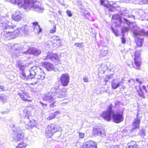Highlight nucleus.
<instances>
[{"label":"nucleus","instance_id":"1","mask_svg":"<svg viewBox=\"0 0 148 148\" xmlns=\"http://www.w3.org/2000/svg\"><path fill=\"white\" fill-rule=\"evenodd\" d=\"M11 47V49H14L15 51V56L17 57H19L21 55L25 56L26 55L31 54L37 56L41 53V51L39 49L33 47H29L27 44L23 46L19 44H15Z\"/></svg>","mask_w":148,"mask_h":148},{"label":"nucleus","instance_id":"2","mask_svg":"<svg viewBox=\"0 0 148 148\" xmlns=\"http://www.w3.org/2000/svg\"><path fill=\"white\" fill-rule=\"evenodd\" d=\"M14 4L18 5L19 7L23 6L25 8H28L38 13H42L44 8L41 4L36 2V0H8Z\"/></svg>","mask_w":148,"mask_h":148},{"label":"nucleus","instance_id":"3","mask_svg":"<svg viewBox=\"0 0 148 148\" xmlns=\"http://www.w3.org/2000/svg\"><path fill=\"white\" fill-rule=\"evenodd\" d=\"M67 89L65 88H63L60 90L58 88H52L50 92H49L46 94V96L44 98L45 101H51L54 99L53 96H55V97H65L66 95L65 92Z\"/></svg>","mask_w":148,"mask_h":148},{"label":"nucleus","instance_id":"4","mask_svg":"<svg viewBox=\"0 0 148 148\" xmlns=\"http://www.w3.org/2000/svg\"><path fill=\"white\" fill-rule=\"evenodd\" d=\"M13 140L18 142V145L16 148H24L27 146L26 143L24 142L23 138L24 134L22 133V130L19 127L13 128Z\"/></svg>","mask_w":148,"mask_h":148},{"label":"nucleus","instance_id":"5","mask_svg":"<svg viewBox=\"0 0 148 148\" xmlns=\"http://www.w3.org/2000/svg\"><path fill=\"white\" fill-rule=\"evenodd\" d=\"M34 110L32 107H28L23 110V113L22 114V117H24L25 123L29 121L28 122L29 125H30L31 126H33L32 128L36 126L37 123L34 119L30 121L29 120L30 118H32V115H34Z\"/></svg>","mask_w":148,"mask_h":148},{"label":"nucleus","instance_id":"6","mask_svg":"<svg viewBox=\"0 0 148 148\" xmlns=\"http://www.w3.org/2000/svg\"><path fill=\"white\" fill-rule=\"evenodd\" d=\"M62 130L61 127L56 124H51L49 125L46 129V136L48 138H50L57 131Z\"/></svg>","mask_w":148,"mask_h":148},{"label":"nucleus","instance_id":"7","mask_svg":"<svg viewBox=\"0 0 148 148\" xmlns=\"http://www.w3.org/2000/svg\"><path fill=\"white\" fill-rule=\"evenodd\" d=\"M113 105L111 104L108 106L106 111H104L100 114V116L103 118L104 119L108 121H110L111 120V116L113 113V111L112 110L113 107Z\"/></svg>","mask_w":148,"mask_h":148},{"label":"nucleus","instance_id":"8","mask_svg":"<svg viewBox=\"0 0 148 148\" xmlns=\"http://www.w3.org/2000/svg\"><path fill=\"white\" fill-rule=\"evenodd\" d=\"M134 37H135V41L138 46L141 47L143 41V38L141 37L140 36L141 33L138 31H133Z\"/></svg>","mask_w":148,"mask_h":148},{"label":"nucleus","instance_id":"9","mask_svg":"<svg viewBox=\"0 0 148 148\" xmlns=\"http://www.w3.org/2000/svg\"><path fill=\"white\" fill-rule=\"evenodd\" d=\"M43 59L44 60L50 59L56 64L57 63H60V61L59 59L58 55L55 54H53L51 52H48L47 57L45 58L44 57Z\"/></svg>","mask_w":148,"mask_h":148},{"label":"nucleus","instance_id":"10","mask_svg":"<svg viewBox=\"0 0 148 148\" xmlns=\"http://www.w3.org/2000/svg\"><path fill=\"white\" fill-rule=\"evenodd\" d=\"M60 81L62 86H68L69 83V76L68 74H63L61 75Z\"/></svg>","mask_w":148,"mask_h":148},{"label":"nucleus","instance_id":"11","mask_svg":"<svg viewBox=\"0 0 148 148\" xmlns=\"http://www.w3.org/2000/svg\"><path fill=\"white\" fill-rule=\"evenodd\" d=\"M38 71H41V69L38 66H34L32 67L29 70V79L33 78L35 76Z\"/></svg>","mask_w":148,"mask_h":148},{"label":"nucleus","instance_id":"12","mask_svg":"<svg viewBox=\"0 0 148 148\" xmlns=\"http://www.w3.org/2000/svg\"><path fill=\"white\" fill-rule=\"evenodd\" d=\"M80 148H97V143L92 140L85 142Z\"/></svg>","mask_w":148,"mask_h":148},{"label":"nucleus","instance_id":"13","mask_svg":"<svg viewBox=\"0 0 148 148\" xmlns=\"http://www.w3.org/2000/svg\"><path fill=\"white\" fill-rule=\"evenodd\" d=\"M140 56V51L138 50L135 52L134 60L135 64L136 66V69H138L140 66L141 59Z\"/></svg>","mask_w":148,"mask_h":148},{"label":"nucleus","instance_id":"14","mask_svg":"<svg viewBox=\"0 0 148 148\" xmlns=\"http://www.w3.org/2000/svg\"><path fill=\"white\" fill-rule=\"evenodd\" d=\"M121 17L118 14H114L113 15L112 20V22L115 24L117 26H119L121 24Z\"/></svg>","mask_w":148,"mask_h":148},{"label":"nucleus","instance_id":"15","mask_svg":"<svg viewBox=\"0 0 148 148\" xmlns=\"http://www.w3.org/2000/svg\"><path fill=\"white\" fill-rule=\"evenodd\" d=\"M112 116L114 122L116 123H120L123 121V116L119 113L113 114Z\"/></svg>","mask_w":148,"mask_h":148},{"label":"nucleus","instance_id":"16","mask_svg":"<svg viewBox=\"0 0 148 148\" xmlns=\"http://www.w3.org/2000/svg\"><path fill=\"white\" fill-rule=\"evenodd\" d=\"M138 114H137L136 118L135 119L134 121L132 123V127L131 130L132 132L135 129L139 128L140 120V119L138 118Z\"/></svg>","mask_w":148,"mask_h":148},{"label":"nucleus","instance_id":"17","mask_svg":"<svg viewBox=\"0 0 148 148\" xmlns=\"http://www.w3.org/2000/svg\"><path fill=\"white\" fill-rule=\"evenodd\" d=\"M51 39V42L53 44H56L57 47H59L61 45L60 40L59 36H54Z\"/></svg>","mask_w":148,"mask_h":148},{"label":"nucleus","instance_id":"18","mask_svg":"<svg viewBox=\"0 0 148 148\" xmlns=\"http://www.w3.org/2000/svg\"><path fill=\"white\" fill-rule=\"evenodd\" d=\"M42 65L48 71L53 70L54 69L53 65L49 62H43L42 63Z\"/></svg>","mask_w":148,"mask_h":148},{"label":"nucleus","instance_id":"19","mask_svg":"<svg viewBox=\"0 0 148 148\" xmlns=\"http://www.w3.org/2000/svg\"><path fill=\"white\" fill-rule=\"evenodd\" d=\"M12 23L10 22L5 21L1 25H0L3 29H8L13 28Z\"/></svg>","mask_w":148,"mask_h":148},{"label":"nucleus","instance_id":"20","mask_svg":"<svg viewBox=\"0 0 148 148\" xmlns=\"http://www.w3.org/2000/svg\"><path fill=\"white\" fill-rule=\"evenodd\" d=\"M18 94L20 97L21 99L23 101H30V100H29L25 98L24 97V95H25L27 97H29V96L28 94L26 92L23 90L22 91V92H20L18 93Z\"/></svg>","mask_w":148,"mask_h":148},{"label":"nucleus","instance_id":"21","mask_svg":"<svg viewBox=\"0 0 148 148\" xmlns=\"http://www.w3.org/2000/svg\"><path fill=\"white\" fill-rule=\"evenodd\" d=\"M11 34H12V33H11L10 32L3 31L1 33V35L5 40H9L12 38Z\"/></svg>","mask_w":148,"mask_h":148},{"label":"nucleus","instance_id":"22","mask_svg":"<svg viewBox=\"0 0 148 148\" xmlns=\"http://www.w3.org/2000/svg\"><path fill=\"white\" fill-rule=\"evenodd\" d=\"M120 82L117 79H114L111 82V86L112 89H115L118 88L120 85Z\"/></svg>","mask_w":148,"mask_h":148},{"label":"nucleus","instance_id":"23","mask_svg":"<svg viewBox=\"0 0 148 148\" xmlns=\"http://www.w3.org/2000/svg\"><path fill=\"white\" fill-rule=\"evenodd\" d=\"M24 17V15L21 13L16 12L15 16H12V18L15 21H18Z\"/></svg>","mask_w":148,"mask_h":148},{"label":"nucleus","instance_id":"24","mask_svg":"<svg viewBox=\"0 0 148 148\" xmlns=\"http://www.w3.org/2000/svg\"><path fill=\"white\" fill-rule=\"evenodd\" d=\"M37 22H34L32 23L34 27V32H37L38 34L41 32L42 29L40 27L39 25L38 24Z\"/></svg>","mask_w":148,"mask_h":148},{"label":"nucleus","instance_id":"25","mask_svg":"<svg viewBox=\"0 0 148 148\" xmlns=\"http://www.w3.org/2000/svg\"><path fill=\"white\" fill-rule=\"evenodd\" d=\"M11 33H12V34H11L12 38H14L18 37L20 34H22L20 28H18L14 32H11Z\"/></svg>","mask_w":148,"mask_h":148},{"label":"nucleus","instance_id":"26","mask_svg":"<svg viewBox=\"0 0 148 148\" xmlns=\"http://www.w3.org/2000/svg\"><path fill=\"white\" fill-rule=\"evenodd\" d=\"M36 78L38 79H43L45 77V74L43 71L41 69V71H38L36 75Z\"/></svg>","mask_w":148,"mask_h":148},{"label":"nucleus","instance_id":"27","mask_svg":"<svg viewBox=\"0 0 148 148\" xmlns=\"http://www.w3.org/2000/svg\"><path fill=\"white\" fill-rule=\"evenodd\" d=\"M129 12L128 10L125 9L123 10V12L121 13V14L125 16L128 17V18H131L132 20H134L135 18L134 16L129 14H128Z\"/></svg>","mask_w":148,"mask_h":148},{"label":"nucleus","instance_id":"28","mask_svg":"<svg viewBox=\"0 0 148 148\" xmlns=\"http://www.w3.org/2000/svg\"><path fill=\"white\" fill-rule=\"evenodd\" d=\"M108 49L107 47H104L100 51L99 56L101 57L106 56L108 53Z\"/></svg>","mask_w":148,"mask_h":148},{"label":"nucleus","instance_id":"29","mask_svg":"<svg viewBox=\"0 0 148 148\" xmlns=\"http://www.w3.org/2000/svg\"><path fill=\"white\" fill-rule=\"evenodd\" d=\"M125 148H139L138 146L134 141H131L127 144Z\"/></svg>","mask_w":148,"mask_h":148},{"label":"nucleus","instance_id":"30","mask_svg":"<svg viewBox=\"0 0 148 148\" xmlns=\"http://www.w3.org/2000/svg\"><path fill=\"white\" fill-rule=\"evenodd\" d=\"M20 29L22 34L25 35H27L29 33L28 27L26 25L23 26Z\"/></svg>","mask_w":148,"mask_h":148},{"label":"nucleus","instance_id":"31","mask_svg":"<svg viewBox=\"0 0 148 148\" xmlns=\"http://www.w3.org/2000/svg\"><path fill=\"white\" fill-rule=\"evenodd\" d=\"M138 15L143 18L142 20H144L145 18L146 14L144 11L142 10H139L138 11L137 14L136 15V16L138 17Z\"/></svg>","mask_w":148,"mask_h":148},{"label":"nucleus","instance_id":"32","mask_svg":"<svg viewBox=\"0 0 148 148\" xmlns=\"http://www.w3.org/2000/svg\"><path fill=\"white\" fill-rule=\"evenodd\" d=\"M117 136V134L116 133L111 134L109 135L108 139L110 140L116 141L118 140Z\"/></svg>","mask_w":148,"mask_h":148},{"label":"nucleus","instance_id":"33","mask_svg":"<svg viewBox=\"0 0 148 148\" xmlns=\"http://www.w3.org/2000/svg\"><path fill=\"white\" fill-rule=\"evenodd\" d=\"M20 77L22 79L25 80H28L29 79V76L28 75L27 76L23 71H22L20 75Z\"/></svg>","mask_w":148,"mask_h":148},{"label":"nucleus","instance_id":"34","mask_svg":"<svg viewBox=\"0 0 148 148\" xmlns=\"http://www.w3.org/2000/svg\"><path fill=\"white\" fill-rule=\"evenodd\" d=\"M101 128V127H98L95 126L94 127L93 129V133L95 135H99L100 129Z\"/></svg>","mask_w":148,"mask_h":148},{"label":"nucleus","instance_id":"35","mask_svg":"<svg viewBox=\"0 0 148 148\" xmlns=\"http://www.w3.org/2000/svg\"><path fill=\"white\" fill-rule=\"evenodd\" d=\"M138 89H137V88H136L137 90V91L138 92L139 95L143 98L144 97V93L142 91L141 87L139 86L138 87Z\"/></svg>","mask_w":148,"mask_h":148},{"label":"nucleus","instance_id":"36","mask_svg":"<svg viewBox=\"0 0 148 148\" xmlns=\"http://www.w3.org/2000/svg\"><path fill=\"white\" fill-rule=\"evenodd\" d=\"M17 65L19 67V69L20 70H22V71L24 70L25 68L26 67H27L28 66V64L27 65H21V64H20L18 62L17 63Z\"/></svg>","mask_w":148,"mask_h":148},{"label":"nucleus","instance_id":"37","mask_svg":"<svg viewBox=\"0 0 148 148\" xmlns=\"http://www.w3.org/2000/svg\"><path fill=\"white\" fill-rule=\"evenodd\" d=\"M98 135L101 136L102 137H104L106 135L105 131L102 127H101L100 129L99 132V135Z\"/></svg>","mask_w":148,"mask_h":148},{"label":"nucleus","instance_id":"38","mask_svg":"<svg viewBox=\"0 0 148 148\" xmlns=\"http://www.w3.org/2000/svg\"><path fill=\"white\" fill-rule=\"evenodd\" d=\"M46 118L47 120L49 121L52 119H54L55 118V117L53 113H52L50 114L49 115L48 117H46Z\"/></svg>","mask_w":148,"mask_h":148},{"label":"nucleus","instance_id":"39","mask_svg":"<svg viewBox=\"0 0 148 148\" xmlns=\"http://www.w3.org/2000/svg\"><path fill=\"white\" fill-rule=\"evenodd\" d=\"M138 134L142 136H145V130L143 129L140 130L138 132Z\"/></svg>","mask_w":148,"mask_h":148},{"label":"nucleus","instance_id":"40","mask_svg":"<svg viewBox=\"0 0 148 148\" xmlns=\"http://www.w3.org/2000/svg\"><path fill=\"white\" fill-rule=\"evenodd\" d=\"M53 28L51 29L50 30V33L52 34H54L56 32V25H53Z\"/></svg>","mask_w":148,"mask_h":148},{"label":"nucleus","instance_id":"41","mask_svg":"<svg viewBox=\"0 0 148 148\" xmlns=\"http://www.w3.org/2000/svg\"><path fill=\"white\" fill-rule=\"evenodd\" d=\"M129 30V28L125 27H123L122 28V32L123 33V35L124 34V33L127 32Z\"/></svg>","mask_w":148,"mask_h":148},{"label":"nucleus","instance_id":"42","mask_svg":"<svg viewBox=\"0 0 148 148\" xmlns=\"http://www.w3.org/2000/svg\"><path fill=\"white\" fill-rule=\"evenodd\" d=\"M32 126H31L30 125H29V123L26 124L25 125V128L28 130H31L32 128Z\"/></svg>","mask_w":148,"mask_h":148},{"label":"nucleus","instance_id":"43","mask_svg":"<svg viewBox=\"0 0 148 148\" xmlns=\"http://www.w3.org/2000/svg\"><path fill=\"white\" fill-rule=\"evenodd\" d=\"M75 45L76 46L79 47H83L82 43V42L76 43L75 44Z\"/></svg>","mask_w":148,"mask_h":148},{"label":"nucleus","instance_id":"44","mask_svg":"<svg viewBox=\"0 0 148 148\" xmlns=\"http://www.w3.org/2000/svg\"><path fill=\"white\" fill-rule=\"evenodd\" d=\"M110 79V75H107L106 76V78L103 81L104 82H105V84H106V82L108 81V79Z\"/></svg>","mask_w":148,"mask_h":148},{"label":"nucleus","instance_id":"45","mask_svg":"<svg viewBox=\"0 0 148 148\" xmlns=\"http://www.w3.org/2000/svg\"><path fill=\"white\" fill-rule=\"evenodd\" d=\"M111 29H112V32L116 36H117L118 35L117 32L112 27H111Z\"/></svg>","mask_w":148,"mask_h":148},{"label":"nucleus","instance_id":"46","mask_svg":"<svg viewBox=\"0 0 148 148\" xmlns=\"http://www.w3.org/2000/svg\"><path fill=\"white\" fill-rule=\"evenodd\" d=\"M133 2L135 3L141 4V0H133Z\"/></svg>","mask_w":148,"mask_h":148},{"label":"nucleus","instance_id":"47","mask_svg":"<svg viewBox=\"0 0 148 148\" xmlns=\"http://www.w3.org/2000/svg\"><path fill=\"white\" fill-rule=\"evenodd\" d=\"M129 19L127 20L126 18H124V22L126 24L129 25L131 23V22L129 21Z\"/></svg>","mask_w":148,"mask_h":148},{"label":"nucleus","instance_id":"48","mask_svg":"<svg viewBox=\"0 0 148 148\" xmlns=\"http://www.w3.org/2000/svg\"><path fill=\"white\" fill-rule=\"evenodd\" d=\"M79 134V137L80 138H83L84 136V134L83 133L78 132Z\"/></svg>","mask_w":148,"mask_h":148},{"label":"nucleus","instance_id":"49","mask_svg":"<svg viewBox=\"0 0 148 148\" xmlns=\"http://www.w3.org/2000/svg\"><path fill=\"white\" fill-rule=\"evenodd\" d=\"M148 4V0H141V4Z\"/></svg>","mask_w":148,"mask_h":148},{"label":"nucleus","instance_id":"50","mask_svg":"<svg viewBox=\"0 0 148 148\" xmlns=\"http://www.w3.org/2000/svg\"><path fill=\"white\" fill-rule=\"evenodd\" d=\"M60 113V112L59 111H57L54 113H53V114L54 115V116L56 117V116L57 115H59Z\"/></svg>","mask_w":148,"mask_h":148},{"label":"nucleus","instance_id":"51","mask_svg":"<svg viewBox=\"0 0 148 148\" xmlns=\"http://www.w3.org/2000/svg\"><path fill=\"white\" fill-rule=\"evenodd\" d=\"M66 12L67 14V15L69 16V17H71L72 16V14L71 13V12L69 10H67Z\"/></svg>","mask_w":148,"mask_h":148},{"label":"nucleus","instance_id":"52","mask_svg":"<svg viewBox=\"0 0 148 148\" xmlns=\"http://www.w3.org/2000/svg\"><path fill=\"white\" fill-rule=\"evenodd\" d=\"M83 80L84 82H88V79L86 76H85L83 77Z\"/></svg>","mask_w":148,"mask_h":148},{"label":"nucleus","instance_id":"53","mask_svg":"<svg viewBox=\"0 0 148 148\" xmlns=\"http://www.w3.org/2000/svg\"><path fill=\"white\" fill-rule=\"evenodd\" d=\"M124 34L123 35V37L122 38V43L124 44L125 42V38L124 37Z\"/></svg>","mask_w":148,"mask_h":148},{"label":"nucleus","instance_id":"54","mask_svg":"<svg viewBox=\"0 0 148 148\" xmlns=\"http://www.w3.org/2000/svg\"><path fill=\"white\" fill-rule=\"evenodd\" d=\"M5 90L3 86H0V91H4Z\"/></svg>","mask_w":148,"mask_h":148},{"label":"nucleus","instance_id":"55","mask_svg":"<svg viewBox=\"0 0 148 148\" xmlns=\"http://www.w3.org/2000/svg\"><path fill=\"white\" fill-rule=\"evenodd\" d=\"M9 112V110L7 109L6 111H3L2 112V114H7Z\"/></svg>","mask_w":148,"mask_h":148},{"label":"nucleus","instance_id":"56","mask_svg":"<svg viewBox=\"0 0 148 148\" xmlns=\"http://www.w3.org/2000/svg\"><path fill=\"white\" fill-rule=\"evenodd\" d=\"M109 148H120V147L118 145H116L109 147Z\"/></svg>","mask_w":148,"mask_h":148},{"label":"nucleus","instance_id":"57","mask_svg":"<svg viewBox=\"0 0 148 148\" xmlns=\"http://www.w3.org/2000/svg\"><path fill=\"white\" fill-rule=\"evenodd\" d=\"M101 4L102 5H103L104 6H106L107 7L108 6L107 5H105L104 4V1L103 0H101Z\"/></svg>","mask_w":148,"mask_h":148},{"label":"nucleus","instance_id":"58","mask_svg":"<svg viewBox=\"0 0 148 148\" xmlns=\"http://www.w3.org/2000/svg\"><path fill=\"white\" fill-rule=\"evenodd\" d=\"M136 81L137 82H138L139 84H141L142 83V81H140L138 79H136Z\"/></svg>","mask_w":148,"mask_h":148},{"label":"nucleus","instance_id":"59","mask_svg":"<svg viewBox=\"0 0 148 148\" xmlns=\"http://www.w3.org/2000/svg\"><path fill=\"white\" fill-rule=\"evenodd\" d=\"M40 104L44 108H45L46 106V104H44L43 102H40Z\"/></svg>","mask_w":148,"mask_h":148},{"label":"nucleus","instance_id":"60","mask_svg":"<svg viewBox=\"0 0 148 148\" xmlns=\"http://www.w3.org/2000/svg\"><path fill=\"white\" fill-rule=\"evenodd\" d=\"M132 1H133V0H125V2L128 3L130 2H131Z\"/></svg>","mask_w":148,"mask_h":148},{"label":"nucleus","instance_id":"61","mask_svg":"<svg viewBox=\"0 0 148 148\" xmlns=\"http://www.w3.org/2000/svg\"><path fill=\"white\" fill-rule=\"evenodd\" d=\"M143 90L144 91H145V92H146V88L145 86H143Z\"/></svg>","mask_w":148,"mask_h":148},{"label":"nucleus","instance_id":"62","mask_svg":"<svg viewBox=\"0 0 148 148\" xmlns=\"http://www.w3.org/2000/svg\"><path fill=\"white\" fill-rule=\"evenodd\" d=\"M108 4L109 5H111V6L112 4H114V3H113V2H112V3H111V2H110V1H108Z\"/></svg>","mask_w":148,"mask_h":148},{"label":"nucleus","instance_id":"63","mask_svg":"<svg viewBox=\"0 0 148 148\" xmlns=\"http://www.w3.org/2000/svg\"><path fill=\"white\" fill-rule=\"evenodd\" d=\"M54 102H53L50 105L51 107H53L54 106Z\"/></svg>","mask_w":148,"mask_h":148},{"label":"nucleus","instance_id":"64","mask_svg":"<svg viewBox=\"0 0 148 148\" xmlns=\"http://www.w3.org/2000/svg\"><path fill=\"white\" fill-rule=\"evenodd\" d=\"M118 102H115L114 103V104L115 105L116 104H117Z\"/></svg>","mask_w":148,"mask_h":148}]
</instances>
